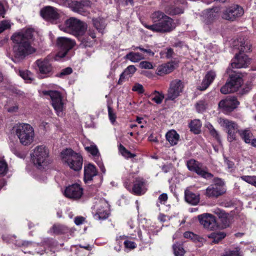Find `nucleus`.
<instances>
[{
  "instance_id": "obj_1",
  "label": "nucleus",
  "mask_w": 256,
  "mask_h": 256,
  "mask_svg": "<svg viewBox=\"0 0 256 256\" xmlns=\"http://www.w3.org/2000/svg\"><path fill=\"white\" fill-rule=\"evenodd\" d=\"M32 32V30L28 28L24 32L15 34L11 37L14 43L13 50L16 60H23L26 56L35 52L36 50L30 44Z\"/></svg>"
},
{
  "instance_id": "obj_2",
  "label": "nucleus",
  "mask_w": 256,
  "mask_h": 256,
  "mask_svg": "<svg viewBox=\"0 0 256 256\" xmlns=\"http://www.w3.org/2000/svg\"><path fill=\"white\" fill-rule=\"evenodd\" d=\"M59 28L61 30L78 37L85 33L87 24L76 18L71 17L66 20L63 24L60 25Z\"/></svg>"
},
{
  "instance_id": "obj_3",
  "label": "nucleus",
  "mask_w": 256,
  "mask_h": 256,
  "mask_svg": "<svg viewBox=\"0 0 256 256\" xmlns=\"http://www.w3.org/2000/svg\"><path fill=\"white\" fill-rule=\"evenodd\" d=\"M15 132L20 143L24 146L30 144L34 141V132L29 124L22 123L15 126Z\"/></svg>"
},
{
  "instance_id": "obj_4",
  "label": "nucleus",
  "mask_w": 256,
  "mask_h": 256,
  "mask_svg": "<svg viewBox=\"0 0 256 256\" xmlns=\"http://www.w3.org/2000/svg\"><path fill=\"white\" fill-rule=\"evenodd\" d=\"M61 157L64 162L74 171H78L82 168V158L72 149L66 148L61 152Z\"/></svg>"
},
{
  "instance_id": "obj_5",
  "label": "nucleus",
  "mask_w": 256,
  "mask_h": 256,
  "mask_svg": "<svg viewBox=\"0 0 256 256\" xmlns=\"http://www.w3.org/2000/svg\"><path fill=\"white\" fill-rule=\"evenodd\" d=\"M243 83L242 76L241 73L234 71L229 74L226 83L220 89L223 94L232 93L238 90Z\"/></svg>"
},
{
  "instance_id": "obj_6",
  "label": "nucleus",
  "mask_w": 256,
  "mask_h": 256,
  "mask_svg": "<svg viewBox=\"0 0 256 256\" xmlns=\"http://www.w3.org/2000/svg\"><path fill=\"white\" fill-rule=\"evenodd\" d=\"M48 150L43 146H38L34 150L31 154L32 160L34 165L38 167L41 166L46 164V160L48 157Z\"/></svg>"
},
{
  "instance_id": "obj_7",
  "label": "nucleus",
  "mask_w": 256,
  "mask_h": 256,
  "mask_svg": "<svg viewBox=\"0 0 256 256\" xmlns=\"http://www.w3.org/2000/svg\"><path fill=\"white\" fill-rule=\"evenodd\" d=\"M244 13V11L242 6L238 4H233L223 10L222 17L228 20L234 21L237 18L241 17Z\"/></svg>"
},
{
  "instance_id": "obj_8",
  "label": "nucleus",
  "mask_w": 256,
  "mask_h": 256,
  "mask_svg": "<svg viewBox=\"0 0 256 256\" xmlns=\"http://www.w3.org/2000/svg\"><path fill=\"white\" fill-rule=\"evenodd\" d=\"M57 44L59 48V52L56 54V56L60 58L64 57L68 52L76 44L74 40L65 37L58 38L57 40Z\"/></svg>"
},
{
  "instance_id": "obj_9",
  "label": "nucleus",
  "mask_w": 256,
  "mask_h": 256,
  "mask_svg": "<svg viewBox=\"0 0 256 256\" xmlns=\"http://www.w3.org/2000/svg\"><path fill=\"white\" fill-rule=\"evenodd\" d=\"M198 220L204 228L210 230H216L218 228V222L216 217L210 214L206 213L198 215Z\"/></svg>"
},
{
  "instance_id": "obj_10",
  "label": "nucleus",
  "mask_w": 256,
  "mask_h": 256,
  "mask_svg": "<svg viewBox=\"0 0 256 256\" xmlns=\"http://www.w3.org/2000/svg\"><path fill=\"white\" fill-rule=\"evenodd\" d=\"M221 126L225 128L228 133V140L232 142L236 140V134L238 130V124L228 119H222L220 121Z\"/></svg>"
},
{
  "instance_id": "obj_11",
  "label": "nucleus",
  "mask_w": 256,
  "mask_h": 256,
  "mask_svg": "<svg viewBox=\"0 0 256 256\" xmlns=\"http://www.w3.org/2000/svg\"><path fill=\"white\" fill-rule=\"evenodd\" d=\"M186 166L188 170L196 172L204 178L210 179L213 177L212 174L202 168V164L194 159L188 160Z\"/></svg>"
},
{
  "instance_id": "obj_12",
  "label": "nucleus",
  "mask_w": 256,
  "mask_h": 256,
  "mask_svg": "<svg viewBox=\"0 0 256 256\" xmlns=\"http://www.w3.org/2000/svg\"><path fill=\"white\" fill-rule=\"evenodd\" d=\"M184 88L182 82L180 80H174L170 84L166 100H174L182 92Z\"/></svg>"
},
{
  "instance_id": "obj_13",
  "label": "nucleus",
  "mask_w": 256,
  "mask_h": 256,
  "mask_svg": "<svg viewBox=\"0 0 256 256\" xmlns=\"http://www.w3.org/2000/svg\"><path fill=\"white\" fill-rule=\"evenodd\" d=\"M240 104V102L234 96H228L221 100L218 103V106L223 110L231 112Z\"/></svg>"
},
{
  "instance_id": "obj_14",
  "label": "nucleus",
  "mask_w": 256,
  "mask_h": 256,
  "mask_svg": "<svg viewBox=\"0 0 256 256\" xmlns=\"http://www.w3.org/2000/svg\"><path fill=\"white\" fill-rule=\"evenodd\" d=\"M40 15L44 20L51 22H54L60 18L58 10L50 6H46L41 10Z\"/></svg>"
},
{
  "instance_id": "obj_15",
  "label": "nucleus",
  "mask_w": 256,
  "mask_h": 256,
  "mask_svg": "<svg viewBox=\"0 0 256 256\" xmlns=\"http://www.w3.org/2000/svg\"><path fill=\"white\" fill-rule=\"evenodd\" d=\"M250 62V59L245 54H236L232 60L230 67L232 68H241L247 67Z\"/></svg>"
},
{
  "instance_id": "obj_16",
  "label": "nucleus",
  "mask_w": 256,
  "mask_h": 256,
  "mask_svg": "<svg viewBox=\"0 0 256 256\" xmlns=\"http://www.w3.org/2000/svg\"><path fill=\"white\" fill-rule=\"evenodd\" d=\"M45 94L49 95L52 100V104L56 112H62L64 104L60 93L57 91H48L44 92Z\"/></svg>"
},
{
  "instance_id": "obj_17",
  "label": "nucleus",
  "mask_w": 256,
  "mask_h": 256,
  "mask_svg": "<svg viewBox=\"0 0 256 256\" xmlns=\"http://www.w3.org/2000/svg\"><path fill=\"white\" fill-rule=\"evenodd\" d=\"M83 190L78 184H74L66 188L64 194L66 196L74 200H78L81 198Z\"/></svg>"
},
{
  "instance_id": "obj_18",
  "label": "nucleus",
  "mask_w": 256,
  "mask_h": 256,
  "mask_svg": "<svg viewBox=\"0 0 256 256\" xmlns=\"http://www.w3.org/2000/svg\"><path fill=\"white\" fill-rule=\"evenodd\" d=\"M224 182H221L220 184H215L210 185L206 190V194L208 197H218L225 192L223 187Z\"/></svg>"
},
{
  "instance_id": "obj_19",
  "label": "nucleus",
  "mask_w": 256,
  "mask_h": 256,
  "mask_svg": "<svg viewBox=\"0 0 256 256\" xmlns=\"http://www.w3.org/2000/svg\"><path fill=\"white\" fill-rule=\"evenodd\" d=\"M146 182L143 178H136L134 182L132 192L138 196L144 194L146 190Z\"/></svg>"
},
{
  "instance_id": "obj_20",
  "label": "nucleus",
  "mask_w": 256,
  "mask_h": 256,
  "mask_svg": "<svg viewBox=\"0 0 256 256\" xmlns=\"http://www.w3.org/2000/svg\"><path fill=\"white\" fill-rule=\"evenodd\" d=\"M176 28L173 20L170 17L162 14L161 17V33L170 32Z\"/></svg>"
},
{
  "instance_id": "obj_21",
  "label": "nucleus",
  "mask_w": 256,
  "mask_h": 256,
  "mask_svg": "<svg viewBox=\"0 0 256 256\" xmlns=\"http://www.w3.org/2000/svg\"><path fill=\"white\" fill-rule=\"evenodd\" d=\"M216 77V72L212 70L208 71L203 79L198 89L200 90H206L213 82Z\"/></svg>"
},
{
  "instance_id": "obj_22",
  "label": "nucleus",
  "mask_w": 256,
  "mask_h": 256,
  "mask_svg": "<svg viewBox=\"0 0 256 256\" xmlns=\"http://www.w3.org/2000/svg\"><path fill=\"white\" fill-rule=\"evenodd\" d=\"M40 74H48L52 71V66L48 59L38 60L36 62Z\"/></svg>"
},
{
  "instance_id": "obj_23",
  "label": "nucleus",
  "mask_w": 256,
  "mask_h": 256,
  "mask_svg": "<svg viewBox=\"0 0 256 256\" xmlns=\"http://www.w3.org/2000/svg\"><path fill=\"white\" fill-rule=\"evenodd\" d=\"M90 2L87 0L81 2L75 1L72 3L71 7L73 11L81 13L84 12L86 8L90 7Z\"/></svg>"
},
{
  "instance_id": "obj_24",
  "label": "nucleus",
  "mask_w": 256,
  "mask_h": 256,
  "mask_svg": "<svg viewBox=\"0 0 256 256\" xmlns=\"http://www.w3.org/2000/svg\"><path fill=\"white\" fill-rule=\"evenodd\" d=\"M96 174L97 172L94 165L90 164L84 166V180L85 182L87 183L88 181H91L92 178Z\"/></svg>"
},
{
  "instance_id": "obj_25",
  "label": "nucleus",
  "mask_w": 256,
  "mask_h": 256,
  "mask_svg": "<svg viewBox=\"0 0 256 256\" xmlns=\"http://www.w3.org/2000/svg\"><path fill=\"white\" fill-rule=\"evenodd\" d=\"M160 12L158 11L156 12H155L152 14V19L153 20L154 22H156L154 24H153L152 25H148L146 24H144L143 25L146 27V28L154 32H160V23L159 22V21L160 20Z\"/></svg>"
},
{
  "instance_id": "obj_26",
  "label": "nucleus",
  "mask_w": 256,
  "mask_h": 256,
  "mask_svg": "<svg viewBox=\"0 0 256 256\" xmlns=\"http://www.w3.org/2000/svg\"><path fill=\"white\" fill-rule=\"evenodd\" d=\"M238 48L240 53L241 52H248L252 51V44L250 40L248 38H240L238 40Z\"/></svg>"
},
{
  "instance_id": "obj_27",
  "label": "nucleus",
  "mask_w": 256,
  "mask_h": 256,
  "mask_svg": "<svg viewBox=\"0 0 256 256\" xmlns=\"http://www.w3.org/2000/svg\"><path fill=\"white\" fill-rule=\"evenodd\" d=\"M184 195L186 201L192 205H196L200 202L199 195H196L188 190H185Z\"/></svg>"
},
{
  "instance_id": "obj_28",
  "label": "nucleus",
  "mask_w": 256,
  "mask_h": 256,
  "mask_svg": "<svg viewBox=\"0 0 256 256\" xmlns=\"http://www.w3.org/2000/svg\"><path fill=\"white\" fill-rule=\"evenodd\" d=\"M166 139L172 146L176 144L179 140V134L174 130L168 132L166 134Z\"/></svg>"
},
{
  "instance_id": "obj_29",
  "label": "nucleus",
  "mask_w": 256,
  "mask_h": 256,
  "mask_svg": "<svg viewBox=\"0 0 256 256\" xmlns=\"http://www.w3.org/2000/svg\"><path fill=\"white\" fill-rule=\"evenodd\" d=\"M226 236L224 232H214L208 236L209 238L212 239V242L217 244L224 239Z\"/></svg>"
},
{
  "instance_id": "obj_30",
  "label": "nucleus",
  "mask_w": 256,
  "mask_h": 256,
  "mask_svg": "<svg viewBox=\"0 0 256 256\" xmlns=\"http://www.w3.org/2000/svg\"><path fill=\"white\" fill-rule=\"evenodd\" d=\"M175 69L174 62H168L161 65V74H164L172 72Z\"/></svg>"
},
{
  "instance_id": "obj_31",
  "label": "nucleus",
  "mask_w": 256,
  "mask_h": 256,
  "mask_svg": "<svg viewBox=\"0 0 256 256\" xmlns=\"http://www.w3.org/2000/svg\"><path fill=\"white\" fill-rule=\"evenodd\" d=\"M202 124L199 120H192L190 124V130L196 134H198L200 131Z\"/></svg>"
},
{
  "instance_id": "obj_32",
  "label": "nucleus",
  "mask_w": 256,
  "mask_h": 256,
  "mask_svg": "<svg viewBox=\"0 0 256 256\" xmlns=\"http://www.w3.org/2000/svg\"><path fill=\"white\" fill-rule=\"evenodd\" d=\"M126 58L134 62H138L144 58L142 54L138 52H129L126 55Z\"/></svg>"
},
{
  "instance_id": "obj_33",
  "label": "nucleus",
  "mask_w": 256,
  "mask_h": 256,
  "mask_svg": "<svg viewBox=\"0 0 256 256\" xmlns=\"http://www.w3.org/2000/svg\"><path fill=\"white\" fill-rule=\"evenodd\" d=\"M93 24L96 30L102 32L106 27L104 21L103 19L98 18L92 20Z\"/></svg>"
},
{
  "instance_id": "obj_34",
  "label": "nucleus",
  "mask_w": 256,
  "mask_h": 256,
  "mask_svg": "<svg viewBox=\"0 0 256 256\" xmlns=\"http://www.w3.org/2000/svg\"><path fill=\"white\" fill-rule=\"evenodd\" d=\"M208 13L206 14L204 18V22L206 24H210L212 22L214 18L216 16L215 14H214V10L213 9H209L207 10Z\"/></svg>"
},
{
  "instance_id": "obj_35",
  "label": "nucleus",
  "mask_w": 256,
  "mask_h": 256,
  "mask_svg": "<svg viewBox=\"0 0 256 256\" xmlns=\"http://www.w3.org/2000/svg\"><path fill=\"white\" fill-rule=\"evenodd\" d=\"M172 247L175 256H184L185 251L182 244L176 243Z\"/></svg>"
},
{
  "instance_id": "obj_36",
  "label": "nucleus",
  "mask_w": 256,
  "mask_h": 256,
  "mask_svg": "<svg viewBox=\"0 0 256 256\" xmlns=\"http://www.w3.org/2000/svg\"><path fill=\"white\" fill-rule=\"evenodd\" d=\"M238 132L242 139L244 140L246 143H250V135L252 134V133L250 132V130H244L238 131Z\"/></svg>"
},
{
  "instance_id": "obj_37",
  "label": "nucleus",
  "mask_w": 256,
  "mask_h": 256,
  "mask_svg": "<svg viewBox=\"0 0 256 256\" xmlns=\"http://www.w3.org/2000/svg\"><path fill=\"white\" fill-rule=\"evenodd\" d=\"M119 150L121 154L124 157L129 158H134L136 156V154H132L130 151L127 150L122 144H120L119 146Z\"/></svg>"
},
{
  "instance_id": "obj_38",
  "label": "nucleus",
  "mask_w": 256,
  "mask_h": 256,
  "mask_svg": "<svg viewBox=\"0 0 256 256\" xmlns=\"http://www.w3.org/2000/svg\"><path fill=\"white\" fill-rule=\"evenodd\" d=\"M240 178L244 182L256 187V176H243Z\"/></svg>"
},
{
  "instance_id": "obj_39",
  "label": "nucleus",
  "mask_w": 256,
  "mask_h": 256,
  "mask_svg": "<svg viewBox=\"0 0 256 256\" xmlns=\"http://www.w3.org/2000/svg\"><path fill=\"white\" fill-rule=\"evenodd\" d=\"M206 106L204 100H200L196 104L195 107L198 112H202L206 110Z\"/></svg>"
},
{
  "instance_id": "obj_40",
  "label": "nucleus",
  "mask_w": 256,
  "mask_h": 256,
  "mask_svg": "<svg viewBox=\"0 0 256 256\" xmlns=\"http://www.w3.org/2000/svg\"><path fill=\"white\" fill-rule=\"evenodd\" d=\"M223 256H242L240 248H235L234 250L226 252Z\"/></svg>"
},
{
  "instance_id": "obj_41",
  "label": "nucleus",
  "mask_w": 256,
  "mask_h": 256,
  "mask_svg": "<svg viewBox=\"0 0 256 256\" xmlns=\"http://www.w3.org/2000/svg\"><path fill=\"white\" fill-rule=\"evenodd\" d=\"M85 150L94 156H96L99 154L98 150L95 145H90L89 146H86Z\"/></svg>"
},
{
  "instance_id": "obj_42",
  "label": "nucleus",
  "mask_w": 256,
  "mask_h": 256,
  "mask_svg": "<svg viewBox=\"0 0 256 256\" xmlns=\"http://www.w3.org/2000/svg\"><path fill=\"white\" fill-rule=\"evenodd\" d=\"M8 171V164L4 160H0V174L4 176Z\"/></svg>"
},
{
  "instance_id": "obj_43",
  "label": "nucleus",
  "mask_w": 256,
  "mask_h": 256,
  "mask_svg": "<svg viewBox=\"0 0 256 256\" xmlns=\"http://www.w3.org/2000/svg\"><path fill=\"white\" fill-rule=\"evenodd\" d=\"M20 74L24 80L31 82L33 80L32 78V74L28 70L20 71Z\"/></svg>"
},
{
  "instance_id": "obj_44",
  "label": "nucleus",
  "mask_w": 256,
  "mask_h": 256,
  "mask_svg": "<svg viewBox=\"0 0 256 256\" xmlns=\"http://www.w3.org/2000/svg\"><path fill=\"white\" fill-rule=\"evenodd\" d=\"M149 98L152 101L158 104H160V93L157 90L154 91L153 93L149 96Z\"/></svg>"
},
{
  "instance_id": "obj_45",
  "label": "nucleus",
  "mask_w": 256,
  "mask_h": 256,
  "mask_svg": "<svg viewBox=\"0 0 256 256\" xmlns=\"http://www.w3.org/2000/svg\"><path fill=\"white\" fill-rule=\"evenodd\" d=\"M99 220H104L108 218V213L106 210H98L96 214Z\"/></svg>"
},
{
  "instance_id": "obj_46",
  "label": "nucleus",
  "mask_w": 256,
  "mask_h": 256,
  "mask_svg": "<svg viewBox=\"0 0 256 256\" xmlns=\"http://www.w3.org/2000/svg\"><path fill=\"white\" fill-rule=\"evenodd\" d=\"M210 133L214 138L219 142H220V136L218 132L210 125L209 128Z\"/></svg>"
},
{
  "instance_id": "obj_47",
  "label": "nucleus",
  "mask_w": 256,
  "mask_h": 256,
  "mask_svg": "<svg viewBox=\"0 0 256 256\" xmlns=\"http://www.w3.org/2000/svg\"><path fill=\"white\" fill-rule=\"evenodd\" d=\"M184 7L176 6L172 8L170 12L171 14H183L184 12Z\"/></svg>"
},
{
  "instance_id": "obj_48",
  "label": "nucleus",
  "mask_w": 256,
  "mask_h": 256,
  "mask_svg": "<svg viewBox=\"0 0 256 256\" xmlns=\"http://www.w3.org/2000/svg\"><path fill=\"white\" fill-rule=\"evenodd\" d=\"M132 90L138 94H143L144 92L143 86L138 83H136L132 87Z\"/></svg>"
},
{
  "instance_id": "obj_49",
  "label": "nucleus",
  "mask_w": 256,
  "mask_h": 256,
  "mask_svg": "<svg viewBox=\"0 0 256 256\" xmlns=\"http://www.w3.org/2000/svg\"><path fill=\"white\" fill-rule=\"evenodd\" d=\"M72 70L70 67H68L62 70V72L57 74L56 76L58 77H62L64 76L72 74Z\"/></svg>"
},
{
  "instance_id": "obj_50",
  "label": "nucleus",
  "mask_w": 256,
  "mask_h": 256,
  "mask_svg": "<svg viewBox=\"0 0 256 256\" xmlns=\"http://www.w3.org/2000/svg\"><path fill=\"white\" fill-rule=\"evenodd\" d=\"M220 222L222 223V227L223 228H226L230 226V220L228 218V214L226 215V216L222 217V218L220 219Z\"/></svg>"
},
{
  "instance_id": "obj_51",
  "label": "nucleus",
  "mask_w": 256,
  "mask_h": 256,
  "mask_svg": "<svg viewBox=\"0 0 256 256\" xmlns=\"http://www.w3.org/2000/svg\"><path fill=\"white\" fill-rule=\"evenodd\" d=\"M95 40H88V38H83L82 40V45L84 47H90L94 42Z\"/></svg>"
},
{
  "instance_id": "obj_52",
  "label": "nucleus",
  "mask_w": 256,
  "mask_h": 256,
  "mask_svg": "<svg viewBox=\"0 0 256 256\" xmlns=\"http://www.w3.org/2000/svg\"><path fill=\"white\" fill-rule=\"evenodd\" d=\"M10 28V24L8 22L3 20L0 22V33L4 32L7 28Z\"/></svg>"
},
{
  "instance_id": "obj_53",
  "label": "nucleus",
  "mask_w": 256,
  "mask_h": 256,
  "mask_svg": "<svg viewBox=\"0 0 256 256\" xmlns=\"http://www.w3.org/2000/svg\"><path fill=\"white\" fill-rule=\"evenodd\" d=\"M108 112L110 120L112 123H114L116 121V116L112 108L110 106H108Z\"/></svg>"
},
{
  "instance_id": "obj_54",
  "label": "nucleus",
  "mask_w": 256,
  "mask_h": 256,
  "mask_svg": "<svg viewBox=\"0 0 256 256\" xmlns=\"http://www.w3.org/2000/svg\"><path fill=\"white\" fill-rule=\"evenodd\" d=\"M140 67L142 68L151 69L152 68V65L150 62L142 61L140 63Z\"/></svg>"
},
{
  "instance_id": "obj_55",
  "label": "nucleus",
  "mask_w": 256,
  "mask_h": 256,
  "mask_svg": "<svg viewBox=\"0 0 256 256\" xmlns=\"http://www.w3.org/2000/svg\"><path fill=\"white\" fill-rule=\"evenodd\" d=\"M184 236L185 238H190L191 240H198V236L193 232H186L184 234Z\"/></svg>"
},
{
  "instance_id": "obj_56",
  "label": "nucleus",
  "mask_w": 256,
  "mask_h": 256,
  "mask_svg": "<svg viewBox=\"0 0 256 256\" xmlns=\"http://www.w3.org/2000/svg\"><path fill=\"white\" fill-rule=\"evenodd\" d=\"M136 67L133 65H130L127 67V68L124 70V74H126L130 75L134 74L136 71Z\"/></svg>"
},
{
  "instance_id": "obj_57",
  "label": "nucleus",
  "mask_w": 256,
  "mask_h": 256,
  "mask_svg": "<svg viewBox=\"0 0 256 256\" xmlns=\"http://www.w3.org/2000/svg\"><path fill=\"white\" fill-rule=\"evenodd\" d=\"M174 54V52L173 49L170 48H167L166 49V52H164L162 54H164L165 56L167 58H170L172 57Z\"/></svg>"
},
{
  "instance_id": "obj_58",
  "label": "nucleus",
  "mask_w": 256,
  "mask_h": 256,
  "mask_svg": "<svg viewBox=\"0 0 256 256\" xmlns=\"http://www.w3.org/2000/svg\"><path fill=\"white\" fill-rule=\"evenodd\" d=\"M214 213L218 216L219 220L222 218V217L226 216L228 214L226 213L224 211L220 210V209L216 210Z\"/></svg>"
},
{
  "instance_id": "obj_59",
  "label": "nucleus",
  "mask_w": 256,
  "mask_h": 256,
  "mask_svg": "<svg viewBox=\"0 0 256 256\" xmlns=\"http://www.w3.org/2000/svg\"><path fill=\"white\" fill-rule=\"evenodd\" d=\"M124 244L126 248L134 249L136 248V244L133 242L126 240L124 242Z\"/></svg>"
},
{
  "instance_id": "obj_60",
  "label": "nucleus",
  "mask_w": 256,
  "mask_h": 256,
  "mask_svg": "<svg viewBox=\"0 0 256 256\" xmlns=\"http://www.w3.org/2000/svg\"><path fill=\"white\" fill-rule=\"evenodd\" d=\"M172 168V164H168L165 165H164L162 168V170L166 173L170 172Z\"/></svg>"
},
{
  "instance_id": "obj_61",
  "label": "nucleus",
  "mask_w": 256,
  "mask_h": 256,
  "mask_svg": "<svg viewBox=\"0 0 256 256\" xmlns=\"http://www.w3.org/2000/svg\"><path fill=\"white\" fill-rule=\"evenodd\" d=\"M85 218L82 216H76L74 218V223L76 225H80L84 221Z\"/></svg>"
},
{
  "instance_id": "obj_62",
  "label": "nucleus",
  "mask_w": 256,
  "mask_h": 256,
  "mask_svg": "<svg viewBox=\"0 0 256 256\" xmlns=\"http://www.w3.org/2000/svg\"><path fill=\"white\" fill-rule=\"evenodd\" d=\"M224 162L227 165L228 168H233V166H234V163L232 161L230 160H228L227 158H226L225 156L224 157Z\"/></svg>"
},
{
  "instance_id": "obj_63",
  "label": "nucleus",
  "mask_w": 256,
  "mask_h": 256,
  "mask_svg": "<svg viewBox=\"0 0 256 256\" xmlns=\"http://www.w3.org/2000/svg\"><path fill=\"white\" fill-rule=\"evenodd\" d=\"M136 49H139L141 51L144 52H146V53H148L150 54H151L152 56H153L154 54V53L152 52V50L150 49H145L140 46L136 47L134 48V50H136Z\"/></svg>"
},
{
  "instance_id": "obj_64",
  "label": "nucleus",
  "mask_w": 256,
  "mask_h": 256,
  "mask_svg": "<svg viewBox=\"0 0 256 256\" xmlns=\"http://www.w3.org/2000/svg\"><path fill=\"white\" fill-rule=\"evenodd\" d=\"M148 140L152 142H158V138L154 134H151L148 137Z\"/></svg>"
}]
</instances>
